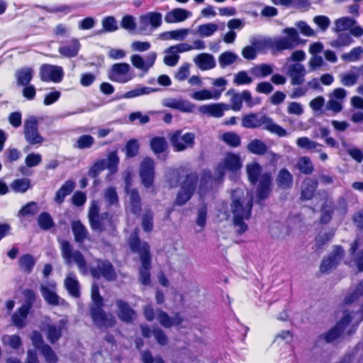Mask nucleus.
Returning <instances> with one entry per match:
<instances>
[{"label": "nucleus", "instance_id": "33", "mask_svg": "<svg viewBox=\"0 0 363 363\" xmlns=\"http://www.w3.org/2000/svg\"><path fill=\"white\" fill-rule=\"evenodd\" d=\"M41 9L47 13H52L59 18H62L72 13L74 9V6L67 4H60L51 7L43 6H41Z\"/></svg>", "mask_w": 363, "mask_h": 363}, {"label": "nucleus", "instance_id": "17", "mask_svg": "<svg viewBox=\"0 0 363 363\" xmlns=\"http://www.w3.org/2000/svg\"><path fill=\"white\" fill-rule=\"evenodd\" d=\"M195 135L186 133L182 135V131L177 130L171 136V143L177 151H183L192 147L194 144Z\"/></svg>", "mask_w": 363, "mask_h": 363}, {"label": "nucleus", "instance_id": "25", "mask_svg": "<svg viewBox=\"0 0 363 363\" xmlns=\"http://www.w3.org/2000/svg\"><path fill=\"white\" fill-rule=\"evenodd\" d=\"M125 191L129 195L128 208L134 214H138L140 211V198L136 189H130L129 180L125 179Z\"/></svg>", "mask_w": 363, "mask_h": 363}, {"label": "nucleus", "instance_id": "41", "mask_svg": "<svg viewBox=\"0 0 363 363\" xmlns=\"http://www.w3.org/2000/svg\"><path fill=\"white\" fill-rule=\"evenodd\" d=\"M79 48V43L74 40L70 44L60 47L59 52L66 57H73L78 54Z\"/></svg>", "mask_w": 363, "mask_h": 363}, {"label": "nucleus", "instance_id": "60", "mask_svg": "<svg viewBox=\"0 0 363 363\" xmlns=\"http://www.w3.org/2000/svg\"><path fill=\"white\" fill-rule=\"evenodd\" d=\"M352 39L350 37V33H342L340 34L338 38L330 43V45L333 48H340L342 46H347L351 44Z\"/></svg>", "mask_w": 363, "mask_h": 363}, {"label": "nucleus", "instance_id": "57", "mask_svg": "<svg viewBox=\"0 0 363 363\" xmlns=\"http://www.w3.org/2000/svg\"><path fill=\"white\" fill-rule=\"evenodd\" d=\"M362 53L363 48L359 46L354 48L347 53L342 54L341 57L343 60L347 62H356L360 58Z\"/></svg>", "mask_w": 363, "mask_h": 363}, {"label": "nucleus", "instance_id": "21", "mask_svg": "<svg viewBox=\"0 0 363 363\" xmlns=\"http://www.w3.org/2000/svg\"><path fill=\"white\" fill-rule=\"evenodd\" d=\"M344 255V250L340 246H335L328 258L324 259L320 265V271L327 272L335 267L341 261Z\"/></svg>", "mask_w": 363, "mask_h": 363}, {"label": "nucleus", "instance_id": "56", "mask_svg": "<svg viewBox=\"0 0 363 363\" xmlns=\"http://www.w3.org/2000/svg\"><path fill=\"white\" fill-rule=\"evenodd\" d=\"M221 138L229 146L236 147L240 145V137L236 133H225Z\"/></svg>", "mask_w": 363, "mask_h": 363}, {"label": "nucleus", "instance_id": "26", "mask_svg": "<svg viewBox=\"0 0 363 363\" xmlns=\"http://www.w3.org/2000/svg\"><path fill=\"white\" fill-rule=\"evenodd\" d=\"M35 74L34 69L30 67H23L15 72V79L18 86L30 84Z\"/></svg>", "mask_w": 363, "mask_h": 363}, {"label": "nucleus", "instance_id": "2", "mask_svg": "<svg viewBox=\"0 0 363 363\" xmlns=\"http://www.w3.org/2000/svg\"><path fill=\"white\" fill-rule=\"evenodd\" d=\"M130 250L133 252L138 253L141 261V268L140 269V281L143 285L150 284V256L149 253V245L146 242H142L138 237V230L130 235L128 240Z\"/></svg>", "mask_w": 363, "mask_h": 363}, {"label": "nucleus", "instance_id": "32", "mask_svg": "<svg viewBox=\"0 0 363 363\" xmlns=\"http://www.w3.org/2000/svg\"><path fill=\"white\" fill-rule=\"evenodd\" d=\"M41 293L48 303L53 306L60 304V298L55 292V285L54 284H50V286L42 285Z\"/></svg>", "mask_w": 363, "mask_h": 363}, {"label": "nucleus", "instance_id": "20", "mask_svg": "<svg viewBox=\"0 0 363 363\" xmlns=\"http://www.w3.org/2000/svg\"><path fill=\"white\" fill-rule=\"evenodd\" d=\"M156 58L157 53L151 52L145 58L139 55H133L130 57V62L135 68L147 72L154 65Z\"/></svg>", "mask_w": 363, "mask_h": 363}, {"label": "nucleus", "instance_id": "50", "mask_svg": "<svg viewBox=\"0 0 363 363\" xmlns=\"http://www.w3.org/2000/svg\"><path fill=\"white\" fill-rule=\"evenodd\" d=\"M94 143V138L89 135H82L76 141L74 145L75 148L80 150L90 148Z\"/></svg>", "mask_w": 363, "mask_h": 363}, {"label": "nucleus", "instance_id": "1", "mask_svg": "<svg viewBox=\"0 0 363 363\" xmlns=\"http://www.w3.org/2000/svg\"><path fill=\"white\" fill-rule=\"evenodd\" d=\"M252 208V199L245 197L244 190L237 189L232 192L231 212L233 224L239 233H245L247 228L245 220H249Z\"/></svg>", "mask_w": 363, "mask_h": 363}, {"label": "nucleus", "instance_id": "9", "mask_svg": "<svg viewBox=\"0 0 363 363\" xmlns=\"http://www.w3.org/2000/svg\"><path fill=\"white\" fill-rule=\"evenodd\" d=\"M98 201L91 203L89 212V219L93 230L103 231L113 227V220L108 213L99 215Z\"/></svg>", "mask_w": 363, "mask_h": 363}, {"label": "nucleus", "instance_id": "24", "mask_svg": "<svg viewBox=\"0 0 363 363\" xmlns=\"http://www.w3.org/2000/svg\"><path fill=\"white\" fill-rule=\"evenodd\" d=\"M306 71L304 66L299 63L291 65L288 69V74L291 79L292 85H300L304 82Z\"/></svg>", "mask_w": 363, "mask_h": 363}, {"label": "nucleus", "instance_id": "42", "mask_svg": "<svg viewBox=\"0 0 363 363\" xmlns=\"http://www.w3.org/2000/svg\"><path fill=\"white\" fill-rule=\"evenodd\" d=\"M72 230L74 235V239L77 242H82L87 237V230L84 225L79 221L72 223Z\"/></svg>", "mask_w": 363, "mask_h": 363}, {"label": "nucleus", "instance_id": "44", "mask_svg": "<svg viewBox=\"0 0 363 363\" xmlns=\"http://www.w3.org/2000/svg\"><path fill=\"white\" fill-rule=\"evenodd\" d=\"M247 150L252 154L263 155L267 152V146L263 141L255 139L249 143Z\"/></svg>", "mask_w": 363, "mask_h": 363}, {"label": "nucleus", "instance_id": "13", "mask_svg": "<svg viewBox=\"0 0 363 363\" xmlns=\"http://www.w3.org/2000/svg\"><path fill=\"white\" fill-rule=\"evenodd\" d=\"M23 133L26 140L30 145H41L44 138L38 131V121L36 117L30 116L24 122Z\"/></svg>", "mask_w": 363, "mask_h": 363}, {"label": "nucleus", "instance_id": "16", "mask_svg": "<svg viewBox=\"0 0 363 363\" xmlns=\"http://www.w3.org/2000/svg\"><path fill=\"white\" fill-rule=\"evenodd\" d=\"M162 105L186 113H194L196 110L194 104L182 98H165L162 100Z\"/></svg>", "mask_w": 363, "mask_h": 363}, {"label": "nucleus", "instance_id": "55", "mask_svg": "<svg viewBox=\"0 0 363 363\" xmlns=\"http://www.w3.org/2000/svg\"><path fill=\"white\" fill-rule=\"evenodd\" d=\"M227 95L231 96L230 104L231 108L235 111H238L242 108V101L240 93H235L233 89H230L226 93Z\"/></svg>", "mask_w": 363, "mask_h": 363}, {"label": "nucleus", "instance_id": "61", "mask_svg": "<svg viewBox=\"0 0 363 363\" xmlns=\"http://www.w3.org/2000/svg\"><path fill=\"white\" fill-rule=\"evenodd\" d=\"M296 144L299 147L308 150H315L318 147L321 146L320 144L310 140L307 137H301L298 138L296 140Z\"/></svg>", "mask_w": 363, "mask_h": 363}, {"label": "nucleus", "instance_id": "39", "mask_svg": "<svg viewBox=\"0 0 363 363\" xmlns=\"http://www.w3.org/2000/svg\"><path fill=\"white\" fill-rule=\"evenodd\" d=\"M74 186L75 184L74 182L71 180L67 181L57 191L55 198V202L57 203H62L64 201L65 198L72 192Z\"/></svg>", "mask_w": 363, "mask_h": 363}, {"label": "nucleus", "instance_id": "19", "mask_svg": "<svg viewBox=\"0 0 363 363\" xmlns=\"http://www.w3.org/2000/svg\"><path fill=\"white\" fill-rule=\"evenodd\" d=\"M90 272L94 278H99L102 276L109 281L116 279L113 267L108 261L97 260L96 267H91Z\"/></svg>", "mask_w": 363, "mask_h": 363}, {"label": "nucleus", "instance_id": "35", "mask_svg": "<svg viewBox=\"0 0 363 363\" xmlns=\"http://www.w3.org/2000/svg\"><path fill=\"white\" fill-rule=\"evenodd\" d=\"M65 286L69 294L75 298L79 296V282L74 273H69L65 280Z\"/></svg>", "mask_w": 363, "mask_h": 363}, {"label": "nucleus", "instance_id": "47", "mask_svg": "<svg viewBox=\"0 0 363 363\" xmlns=\"http://www.w3.org/2000/svg\"><path fill=\"white\" fill-rule=\"evenodd\" d=\"M153 91H155V89L151 87L138 86L135 89L125 93L121 97L125 99H131L143 95L150 94Z\"/></svg>", "mask_w": 363, "mask_h": 363}, {"label": "nucleus", "instance_id": "48", "mask_svg": "<svg viewBox=\"0 0 363 363\" xmlns=\"http://www.w3.org/2000/svg\"><path fill=\"white\" fill-rule=\"evenodd\" d=\"M106 160V169H108L111 174H114L118 171L119 157L116 151L110 152Z\"/></svg>", "mask_w": 363, "mask_h": 363}, {"label": "nucleus", "instance_id": "64", "mask_svg": "<svg viewBox=\"0 0 363 363\" xmlns=\"http://www.w3.org/2000/svg\"><path fill=\"white\" fill-rule=\"evenodd\" d=\"M164 52L166 53V55L164 57V64L169 67L175 66L179 60V55L178 53L172 52L171 50V47L167 48Z\"/></svg>", "mask_w": 363, "mask_h": 363}, {"label": "nucleus", "instance_id": "34", "mask_svg": "<svg viewBox=\"0 0 363 363\" xmlns=\"http://www.w3.org/2000/svg\"><path fill=\"white\" fill-rule=\"evenodd\" d=\"M359 77V69L357 67H353L347 72L340 74V82L346 86L354 85Z\"/></svg>", "mask_w": 363, "mask_h": 363}, {"label": "nucleus", "instance_id": "11", "mask_svg": "<svg viewBox=\"0 0 363 363\" xmlns=\"http://www.w3.org/2000/svg\"><path fill=\"white\" fill-rule=\"evenodd\" d=\"M197 182L198 176L196 173H191L186 176L177 196L175 200L177 205L182 206L190 199L195 191Z\"/></svg>", "mask_w": 363, "mask_h": 363}, {"label": "nucleus", "instance_id": "51", "mask_svg": "<svg viewBox=\"0 0 363 363\" xmlns=\"http://www.w3.org/2000/svg\"><path fill=\"white\" fill-rule=\"evenodd\" d=\"M38 223L39 227L44 230H49L54 225V222L51 216L46 212L41 213L39 215L38 218Z\"/></svg>", "mask_w": 363, "mask_h": 363}, {"label": "nucleus", "instance_id": "36", "mask_svg": "<svg viewBox=\"0 0 363 363\" xmlns=\"http://www.w3.org/2000/svg\"><path fill=\"white\" fill-rule=\"evenodd\" d=\"M317 188V182L311 179L306 178L301 185V198L303 199H311Z\"/></svg>", "mask_w": 363, "mask_h": 363}, {"label": "nucleus", "instance_id": "6", "mask_svg": "<svg viewBox=\"0 0 363 363\" xmlns=\"http://www.w3.org/2000/svg\"><path fill=\"white\" fill-rule=\"evenodd\" d=\"M363 320V306L354 311L353 310L345 309L343 311L342 318L337 322L336 325L325 335V340L327 342H331L336 340L345 330L350 322L357 325Z\"/></svg>", "mask_w": 363, "mask_h": 363}, {"label": "nucleus", "instance_id": "63", "mask_svg": "<svg viewBox=\"0 0 363 363\" xmlns=\"http://www.w3.org/2000/svg\"><path fill=\"white\" fill-rule=\"evenodd\" d=\"M2 342L4 345H9L13 349H18L21 345V339L16 335H5L2 337Z\"/></svg>", "mask_w": 363, "mask_h": 363}, {"label": "nucleus", "instance_id": "38", "mask_svg": "<svg viewBox=\"0 0 363 363\" xmlns=\"http://www.w3.org/2000/svg\"><path fill=\"white\" fill-rule=\"evenodd\" d=\"M277 183L282 189H289L292 186L293 176L286 169H281L277 174Z\"/></svg>", "mask_w": 363, "mask_h": 363}, {"label": "nucleus", "instance_id": "49", "mask_svg": "<svg viewBox=\"0 0 363 363\" xmlns=\"http://www.w3.org/2000/svg\"><path fill=\"white\" fill-rule=\"evenodd\" d=\"M212 186V177L209 171H205L202 177L200 179L199 186V194L202 196L206 190Z\"/></svg>", "mask_w": 363, "mask_h": 363}, {"label": "nucleus", "instance_id": "53", "mask_svg": "<svg viewBox=\"0 0 363 363\" xmlns=\"http://www.w3.org/2000/svg\"><path fill=\"white\" fill-rule=\"evenodd\" d=\"M238 58V56L232 52H225L222 53L218 59L220 66L224 68L234 63Z\"/></svg>", "mask_w": 363, "mask_h": 363}, {"label": "nucleus", "instance_id": "28", "mask_svg": "<svg viewBox=\"0 0 363 363\" xmlns=\"http://www.w3.org/2000/svg\"><path fill=\"white\" fill-rule=\"evenodd\" d=\"M189 96L196 101L217 100L220 97V91H212L206 89L192 91Z\"/></svg>", "mask_w": 363, "mask_h": 363}, {"label": "nucleus", "instance_id": "3", "mask_svg": "<svg viewBox=\"0 0 363 363\" xmlns=\"http://www.w3.org/2000/svg\"><path fill=\"white\" fill-rule=\"evenodd\" d=\"M242 126L246 128H257L262 126L264 130L279 137L288 135V133L284 128L265 115L259 116L255 113L245 115L242 118Z\"/></svg>", "mask_w": 363, "mask_h": 363}, {"label": "nucleus", "instance_id": "7", "mask_svg": "<svg viewBox=\"0 0 363 363\" xmlns=\"http://www.w3.org/2000/svg\"><path fill=\"white\" fill-rule=\"evenodd\" d=\"M283 34V36L275 38L269 42L272 48L279 51L291 50L305 43L301 39L298 32L295 28H285Z\"/></svg>", "mask_w": 363, "mask_h": 363}, {"label": "nucleus", "instance_id": "23", "mask_svg": "<svg viewBox=\"0 0 363 363\" xmlns=\"http://www.w3.org/2000/svg\"><path fill=\"white\" fill-rule=\"evenodd\" d=\"M160 24H121L122 28L132 35H150Z\"/></svg>", "mask_w": 363, "mask_h": 363}, {"label": "nucleus", "instance_id": "30", "mask_svg": "<svg viewBox=\"0 0 363 363\" xmlns=\"http://www.w3.org/2000/svg\"><path fill=\"white\" fill-rule=\"evenodd\" d=\"M361 245L360 238H358L350 247V254L359 272L363 271V250H360Z\"/></svg>", "mask_w": 363, "mask_h": 363}, {"label": "nucleus", "instance_id": "52", "mask_svg": "<svg viewBox=\"0 0 363 363\" xmlns=\"http://www.w3.org/2000/svg\"><path fill=\"white\" fill-rule=\"evenodd\" d=\"M104 199L108 206L118 204V196L114 187H108L104 191Z\"/></svg>", "mask_w": 363, "mask_h": 363}, {"label": "nucleus", "instance_id": "54", "mask_svg": "<svg viewBox=\"0 0 363 363\" xmlns=\"http://www.w3.org/2000/svg\"><path fill=\"white\" fill-rule=\"evenodd\" d=\"M297 167L300 172L303 174H308L313 171V165L310 158L308 157H301L299 158Z\"/></svg>", "mask_w": 363, "mask_h": 363}, {"label": "nucleus", "instance_id": "18", "mask_svg": "<svg viewBox=\"0 0 363 363\" xmlns=\"http://www.w3.org/2000/svg\"><path fill=\"white\" fill-rule=\"evenodd\" d=\"M67 323L66 319H62L57 323H44L41 330L45 333L48 340L51 343H55L60 338Z\"/></svg>", "mask_w": 363, "mask_h": 363}, {"label": "nucleus", "instance_id": "15", "mask_svg": "<svg viewBox=\"0 0 363 363\" xmlns=\"http://www.w3.org/2000/svg\"><path fill=\"white\" fill-rule=\"evenodd\" d=\"M140 177L145 187L152 186L155 179V162L153 160L146 157L142 161L140 167Z\"/></svg>", "mask_w": 363, "mask_h": 363}, {"label": "nucleus", "instance_id": "59", "mask_svg": "<svg viewBox=\"0 0 363 363\" xmlns=\"http://www.w3.org/2000/svg\"><path fill=\"white\" fill-rule=\"evenodd\" d=\"M18 262L21 268L27 272H30L32 270L35 263L34 258L30 255L21 256Z\"/></svg>", "mask_w": 363, "mask_h": 363}, {"label": "nucleus", "instance_id": "10", "mask_svg": "<svg viewBox=\"0 0 363 363\" xmlns=\"http://www.w3.org/2000/svg\"><path fill=\"white\" fill-rule=\"evenodd\" d=\"M242 165V162L239 154L227 153L223 161L218 165L213 180L218 181L220 179L225 171L236 172L239 170Z\"/></svg>", "mask_w": 363, "mask_h": 363}, {"label": "nucleus", "instance_id": "31", "mask_svg": "<svg viewBox=\"0 0 363 363\" xmlns=\"http://www.w3.org/2000/svg\"><path fill=\"white\" fill-rule=\"evenodd\" d=\"M116 305L118 308V317L124 322H130L135 318V311L128 305L127 303L118 300Z\"/></svg>", "mask_w": 363, "mask_h": 363}, {"label": "nucleus", "instance_id": "4", "mask_svg": "<svg viewBox=\"0 0 363 363\" xmlns=\"http://www.w3.org/2000/svg\"><path fill=\"white\" fill-rule=\"evenodd\" d=\"M91 299L94 305L91 308V315L94 323L100 328L112 327L116 320L112 315H107L102 310L103 298L96 284H92Z\"/></svg>", "mask_w": 363, "mask_h": 363}, {"label": "nucleus", "instance_id": "12", "mask_svg": "<svg viewBox=\"0 0 363 363\" xmlns=\"http://www.w3.org/2000/svg\"><path fill=\"white\" fill-rule=\"evenodd\" d=\"M134 73L128 63H116L108 72V78L120 84H125L134 78Z\"/></svg>", "mask_w": 363, "mask_h": 363}, {"label": "nucleus", "instance_id": "29", "mask_svg": "<svg viewBox=\"0 0 363 363\" xmlns=\"http://www.w3.org/2000/svg\"><path fill=\"white\" fill-rule=\"evenodd\" d=\"M194 63L201 70H208L216 67V61L212 55L201 53L194 59Z\"/></svg>", "mask_w": 363, "mask_h": 363}, {"label": "nucleus", "instance_id": "58", "mask_svg": "<svg viewBox=\"0 0 363 363\" xmlns=\"http://www.w3.org/2000/svg\"><path fill=\"white\" fill-rule=\"evenodd\" d=\"M162 16L160 12L152 11L140 17L139 23H162Z\"/></svg>", "mask_w": 363, "mask_h": 363}, {"label": "nucleus", "instance_id": "46", "mask_svg": "<svg viewBox=\"0 0 363 363\" xmlns=\"http://www.w3.org/2000/svg\"><path fill=\"white\" fill-rule=\"evenodd\" d=\"M251 73L257 78L266 77L273 72V67L268 64H261L251 69Z\"/></svg>", "mask_w": 363, "mask_h": 363}, {"label": "nucleus", "instance_id": "5", "mask_svg": "<svg viewBox=\"0 0 363 363\" xmlns=\"http://www.w3.org/2000/svg\"><path fill=\"white\" fill-rule=\"evenodd\" d=\"M247 173L250 182L255 184L259 182L257 188V196L259 199L267 197L270 191L272 177L270 173H262V167L257 162H252L247 165Z\"/></svg>", "mask_w": 363, "mask_h": 363}, {"label": "nucleus", "instance_id": "62", "mask_svg": "<svg viewBox=\"0 0 363 363\" xmlns=\"http://www.w3.org/2000/svg\"><path fill=\"white\" fill-rule=\"evenodd\" d=\"M152 151L156 153L163 152L167 147V143L163 138H154L150 142Z\"/></svg>", "mask_w": 363, "mask_h": 363}, {"label": "nucleus", "instance_id": "22", "mask_svg": "<svg viewBox=\"0 0 363 363\" xmlns=\"http://www.w3.org/2000/svg\"><path fill=\"white\" fill-rule=\"evenodd\" d=\"M228 107L224 104H211L201 105L198 110L201 115L208 117L220 118L224 115V111Z\"/></svg>", "mask_w": 363, "mask_h": 363}, {"label": "nucleus", "instance_id": "43", "mask_svg": "<svg viewBox=\"0 0 363 363\" xmlns=\"http://www.w3.org/2000/svg\"><path fill=\"white\" fill-rule=\"evenodd\" d=\"M189 29H177L174 30L164 32L160 34V38L163 40L173 39L175 40H182L184 39L189 33Z\"/></svg>", "mask_w": 363, "mask_h": 363}, {"label": "nucleus", "instance_id": "14", "mask_svg": "<svg viewBox=\"0 0 363 363\" xmlns=\"http://www.w3.org/2000/svg\"><path fill=\"white\" fill-rule=\"evenodd\" d=\"M39 75L43 82L59 83L63 79L64 71L62 67L43 64L40 67Z\"/></svg>", "mask_w": 363, "mask_h": 363}, {"label": "nucleus", "instance_id": "45", "mask_svg": "<svg viewBox=\"0 0 363 363\" xmlns=\"http://www.w3.org/2000/svg\"><path fill=\"white\" fill-rule=\"evenodd\" d=\"M10 186L16 193H25L31 187L30 180L27 178L16 179L12 182Z\"/></svg>", "mask_w": 363, "mask_h": 363}, {"label": "nucleus", "instance_id": "8", "mask_svg": "<svg viewBox=\"0 0 363 363\" xmlns=\"http://www.w3.org/2000/svg\"><path fill=\"white\" fill-rule=\"evenodd\" d=\"M60 250L63 259L66 264H70L74 262L82 274H86L88 268L83 255L79 250H73L72 245L67 240H60Z\"/></svg>", "mask_w": 363, "mask_h": 363}, {"label": "nucleus", "instance_id": "27", "mask_svg": "<svg viewBox=\"0 0 363 363\" xmlns=\"http://www.w3.org/2000/svg\"><path fill=\"white\" fill-rule=\"evenodd\" d=\"M191 15V12L186 9L176 8L166 13L164 21L166 23H179L184 21Z\"/></svg>", "mask_w": 363, "mask_h": 363}, {"label": "nucleus", "instance_id": "40", "mask_svg": "<svg viewBox=\"0 0 363 363\" xmlns=\"http://www.w3.org/2000/svg\"><path fill=\"white\" fill-rule=\"evenodd\" d=\"M157 319L160 323L165 328H170L173 325H178L182 321L179 315H177L174 318H170L166 313L162 311L157 312Z\"/></svg>", "mask_w": 363, "mask_h": 363}, {"label": "nucleus", "instance_id": "37", "mask_svg": "<svg viewBox=\"0 0 363 363\" xmlns=\"http://www.w3.org/2000/svg\"><path fill=\"white\" fill-rule=\"evenodd\" d=\"M30 311V306H22L12 315V322L18 328H23L25 325V320Z\"/></svg>", "mask_w": 363, "mask_h": 363}]
</instances>
